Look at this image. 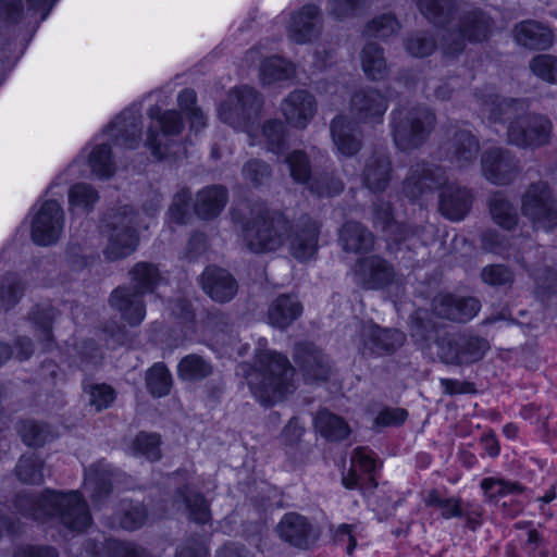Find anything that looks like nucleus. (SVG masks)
Masks as SVG:
<instances>
[{"label":"nucleus","mask_w":557,"mask_h":557,"mask_svg":"<svg viewBox=\"0 0 557 557\" xmlns=\"http://www.w3.org/2000/svg\"><path fill=\"white\" fill-rule=\"evenodd\" d=\"M392 160L384 150L373 151L364 161L363 185L373 193H383L392 180Z\"/></svg>","instance_id":"nucleus-26"},{"label":"nucleus","mask_w":557,"mask_h":557,"mask_svg":"<svg viewBox=\"0 0 557 557\" xmlns=\"http://www.w3.org/2000/svg\"><path fill=\"white\" fill-rule=\"evenodd\" d=\"M201 285L206 294L214 301H230L237 293V283L226 270L208 267L201 275Z\"/></svg>","instance_id":"nucleus-30"},{"label":"nucleus","mask_w":557,"mask_h":557,"mask_svg":"<svg viewBox=\"0 0 557 557\" xmlns=\"http://www.w3.org/2000/svg\"><path fill=\"white\" fill-rule=\"evenodd\" d=\"M339 244L347 252H368L373 249L374 236L361 223L346 222L339 230Z\"/></svg>","instance_id":"nucleus-33"},{"label":"nucleus","mask_w":557,"mask_h":557,"mask_svg":"<svg viewBox=\"0 0 557 557\" xmlns=\"http://www.w3.org/2000/svg\"><path fill=\"white\" fill-rule=\"evenodd\" d=\"M262 135L269 151L281 154L286 149V129L282 121L277 119L267 121L262 127Z\"/></svg>","instance_id":"nucleus-51"},{"label":"nucleus","mask_w":557,"mask_h":557,"mask_svg":"<svg viewBox=\"0 0 557 557\" xmlns=\"http://www.w3.org/2000/svg\"><path fill=\"white\" fill-rule=\"evenodd\" d=\"M417 4L420 12L436 25L444 24L454 8L453 0H418Z\"/></svg>","instance_id":"nucleus-55"},{"label":"nucleus","mask_w":557,"mask_h":557,"mask_svg":"<svg viewBox=\"0 0 557 557\" xmlns=\"http://www.w3.org/2000/svg\"><path fill=\"white\" fill-rule=\"evenodd\" d=\"M227 201L228 191L224 186H207L197 193L194 211L199 219L212 220L221 214Z\"/></svg>","instance_id":"nucleus-31"},{"label":"nucleus","mask_w":557,"mask_h":557,"mask_svg":"<svg viewBox=\"0 0 557 557\" xmlns=\"http://www.w3.org/2000/svg\"><path fill=\"white\" fill-rule=\"evenodd\" d=\"M25 284L17 274H7L0 285V306L4 311L13 308L22 298Z\"/></svg>","instance_id":"nucleus-49"},{"label":"nucleus","mask_w":557,"mask_h":557,"mask_svg":"<svg viewBox=\"0 0 557 557\" xmlns=\"http://www.w3.org/2000/svg\"><path fill=\"white\" fill-rule=\"evenodd\" d=\"M148 116L156 121V127L161 128L162 134L156 132L151 125L148 129L146 145L156 158L162 159L170 153L169 145L163 141V138L178 135L184 127V123L177 111L168 110L161 112V109L157 106L148 110Z\"/></svg>","instance_id":"nucleus-15"},{"label":"nucleus","mask_w":557,"mask_h":557,"mask_svg":"<svg viewBox=\"0 0 557 557\" xmlns=\"http://www.w3.org/2000/svg\"><path fill=\"white\" fill-rule=\"evenodd\" d=\"M531 71L541 79L557 84V57L539 54L530 62Z\"/></svg>","instance_id":"nucleus-60"},{"label":"nucleus","mask_w":557,"mask_h":557,"mask_svg":"<svg viewBox=\"0 0 557 557\" xmlns=\"http://www.w3.org/2000/svg\"><path fill=\"white\" fill-rule=\"evenodd\" d=\"M360 351L363 356H382L393 354L405 342V334L395 329H382L367 324L360 331Z\"/></svg>","instance_id":"nucleus-18"},{"label":"nucleus","mask_w":557,"mask_h":557,"mask_svg":"<svg viewBox=\"0 0 557 557\" xmlns=\"http://www.w3.org/2000/svg\"><path fill=\"white\" fill-rule=\"evenodd\" d=\"M17 431L23 443L29 447H42L52 438L50 426L47 423L32 419L22 421Z\"/></svg>","instance_id":"nucleus-45"},{"label":"nucleus","mask_w":557,"mask_h":557,"mask_svg":"<svg viewBox=\"0 0 557 557\" xmlns=\"http://www.w3.org/2000/svg\"><path fill=\"white\" fill-rule=\"evenodd\" d=\"M107 548L112 557H151L145 549L133 543L108 540L104 543L97 540H85L83 548L75 552L76 557H101V550Z\"/></svg>","instance_id":"nucleus-32"},{"label":"nucleus","mask_w":557,"mask_h":557,"mask_svg":"<svg viewBox=\"0 0 557 557\" xmlns=\"http://www.w3.org/2000/svg\"><path fill=\"white\" fill-rule=\"evenodd\" d=\"M175 500L184 504L190 521L197 524L210 522V505L201 493L186 485L176 491Z\"/></svg>","instance_id":"nucleus-36"},{"label":"nucleus","mask_w":557,"mask_h":557,"mask_svg":"<svg viewBox=\"0 0 557 557\" xmlns=\"http://www.w3.org/2000/svg\"><path fill=\"white\" fill-rule=\"evenodd\" d=\"M107 134L115 146L137 148L143 139L140 109L132 107L123 111L109 125Z\"/></svg>","instance_id":"nucleus-22"},{"label":"nucleus","mask_w":557,"mask_h":557,"mask_svg":"<svg viewBox=\"0 0 557 557\" xmlns=\"http://www.w3.org/2000/svg\"><path fill=\"white\" fill-rule=\"evenodd\" d=\"M15 474L23 483L41 484L45 476L44 461L34 453L23 455L15 467Z\"/></svg>","instance_id":"nucleus-46"},{"label":"nucleus","mask_w":557,"mask_h":557,"mask_svg":"<svg viewBox=\"0 0 557 557\" xmlns=\"http://www.w3.org/2000/svg\"><path fill=\"white\" fill-rule=\"evenodd\" d=\"M91 171L100 178H109L114 173L111 147L107 144L96 146L89 156Z\"/></svg>","instance_id":"nucleus-54"},{"label":"nucleus","mask_w":557,"mask_h":557,"mask_svg":"<svg viewBox=\"0 0 557 557\" xmlns=\"http://www.w3.org/2000/svg\"><path fill=\"white\" fill-rule=\"evenodd\" d=\"M280 539L289 545L310 548L319 539V532L313 524L298 512L285 513L276 527Z\"/></svg>","instance_id":"nucleus-20"},{"label":"nucleus","mask_w":557,"mask_h":557,"mask_svg":"<svg viewBox=\"0 0 557 557\" xmlns=\"http://www.w3.org/2000/svg\"><path fill=\"white\" fill-rule=\"evenodd\" d=\"M480 485L485 499L490 503H497L502 497L520 495L525 491V487L519 482L503 478H485L481 481Z\"/></svg>","instance_id":"nucleus-42"},{"label":"nucleus","mask_w":557,"mask_h":557,"mask_svg":"<svg viewBox=\"0 0 557 557\" xmlns=\"http://www.w3.org/2000/svg\"><path fill=\"white\" fill-rule=\"evenodd\" d=\"M138 213L129 206L114 210L107 219V245L103 255L109 261L124 259L138 246Z\"/></svg>","instance_id":"nucleus-7"},{"label":"nucleus","mask_w":557,"mask_h":557,"mask_svg":"<svg viewBox=\"0 0 557 557\" xmlns=\"http://www.w3.org/2000/svg\"><path fill=\"white\" fill-rule=\"evenodd\" d=\"M132 449L134 455L144 456L151 461L159 460L161 457L160 437L157 434L141 432L135 437Z\"/></svg>","instance_id":"nucleus-58"},{"label":"nucleus","mask_w":557,"mask_h":557,"mask_svg":"<svg viewBox=\"0 0 557 557\" xmlns=\"http://www.w3.org/2000/svg\"><path fill=\"white\" fill-rule=\"evenodd\" d=\"M213 373L209 360L197 354H190L181 359L177 364V376L182 381L199 382Z\"/></svg>","instance_id":"nucleus-40"},{"label":"nucleus","mask_w":557,"mask_h":557,"mask_svg":"<svg viewBox=\"0 0 557 557\" xmlns=\"http://www.w3.org/2000/svg\"><path fill=\"white\" fill-rule=\"evenodd\" d=\"M172 383V375L168 367L162 362L154 363L146 373V386L154 397L168 395Z\"/></svg>","instance_id":"nucleus-48"},{"label":"nucleus","mask_w":557,"mask_h":557,"mask_svg":"<svg viewBox=\"0 0 557 557\" xmlns=\"http://www.w3.org/2000/svg\"><path fill=\"white\" fill-rule=\"evenodd\" d=\"M98 200V191L89 184L77 183L69 190L70 211L73 213H88Z\"/></svg>","instance_id":"nucleus-44"},{"label":"nucleus","mask_w":557,"mask_h":557,"mask_svg":"<svg viewBox=\"0 0 557 557\" xmlns=\"http://www.w3.org/2000/svg\"><path fill=\"white\" fill-rule=\"evenodd\" d=\"M288 220L280 212H270L255 205L250 218L242 221L244 242L252 252L274 251L286 242Z\"/></svg>","instance_id":"nucleus-5"},{"label":"nucleus","mask_w":557,"mask_h":557,"mask_svg":"<svg viewBox=\"0 0 557 557\" xmlns=\"http://www.w3.org/2000/svg\"><path fill=\"white\" fill-rule=\"evenodd\" d=\"M488 349L490 344L486 339L478 336L460 335V364L481 360Z\"/></svg>","instance_id":"nucleus-52"},{"label":"nucleus","mask_w":557,"mask_h":557,"mask_svg":"<svg viewBox=\"0 0 557 557\" xmlns=\"http://www.w3.org/2000/svg\"><path fill=\"white\" fill-rule=\"evenodd\" d=\"M147 519V510L139 503L122 500L120 508L112 515L108 525L134 531L141 528Z\"/></svg>","instance_id":"nucleus-38"},{"label":"nucleus","mask_w":557,"mask_h":557,"mask_svg":"<svg viewBox=\"0 0 557 557\" xmlns=\"http://www.w3.org/2000/svg\"><path fill=\"white\" fill-rule=\"evenodd\" d=\"M248 386L258 401L270 406L294 389V368L288 359L275 351L262 350L252 367L243 366Z\"/></svg>","instance_id":"nucleus-3"},{"label":"nucleus","mask_w":557,"mask_h":557,"mask_svg":"<svg viewBox=\"0 0 557 557\" xmlns=\"http://www.w3.org/2000/svg\"><path fill=\"white\" fill-rule=\"evenodd\" d=\"M361 66L367 77L372 81H381L388 75L383 49L376 44L364 46L361 51Z\"/></svg>","instance_id":"nucleus-41"},{"label":"nucleus","mask_w":557,"mask_h":557,"mask_svg":"<svg viewBox=\"0 0 557 557\" xmlns=\"http://www.w3.org/2000/svg\"><path fill=\"white\" fill-rule=\"evenodd\" d=\"M320 224L309 215L301 216L295 224L288 222L286 240L290 255L298 261L312 259L318 252Z\"/></svg>","instance_id":"nucleus-14"},{"label":"nucleus","mask_w":557,"mask_h":557,"mask_svg":"<svg viewBox=\"0 0 557 557\" xmlns=\"http://www.w3.org/2000/svg\"><path fill=\"white\" fill-rule=\"evenodd\" d=\"M515 39L523 47L544 50L553 44V33L539 22L524 21L516 25Z\"/></svg>","instance_id":"nucleus-34"},{"label":"nucleus","mask_w":557,"mask_h":557,"mask_svg":"<svg viewBox=\"0 0 557 557\" xmlns=\"http://www.w3.org/2000/svg\"><path fill=\"white\" fill-rule=\"evenodd\" d=\"M322 25L320 8L315 4H306L290 15L287 36L295 44H309L320 36Z\"/></svg>","instance_id":"nucleus-19"},{"label":"nucleus","mask_w":557,"mask_h":557,"mask_svg":"<svg viewBox=\"0 0 557 557\" xmlns=\"http://www.w3.org/2000/svg\"><path fill=\"white\" fill-rule=\"evenodd\" d=\"M64 226V212L55 200L45 201L32 220L30 236L35 244L49 246L58 242Z\"/></svg>","instance_id":"nucleus-12"},{"label":"nucleus","mask_w":557,"mask_h":557,"mask_svg":"<svg viewBox=\"0 0 557 557\" xmlns=\"http://www.w3.org/2000/svg\"><path fill=\"white\" fill-rule=\"evenodd\" d=\"M406 50L412 57L423 58L430 55L436 48L433 36L428 33H417L406 40Z\"/></svg>","instance_id":"nucleus-62"},{"label":"nucleus","mask_w":557,"mask_h":557,"mask_svg":"<svg viewBox=\"0 0 557 557\" xmlns=\"http://www.w3.org/2000/svg\"><path fill=\"white\" fill-rule=\"evenodd\" d=\"M400 29V24L393 14H382L375 16L370 21L364 29L369 37L385 39L389 36L397 34Z\"/></svg>","instance_id":"nucleus-57"},{"label":"nucleus","mask_w":557,"mask_h":557,"mask_svg":"<svg viewBox=\"0 0 557 557\" xmlns=\"http://www.w3.org/2000/svg\"><path fill=\"white\" fill-rule=\"evenodd\" d=\"M482 114L494 123L509 124L527 112V102L522 99L502 98L497 95H487L479 98Z\"/></svg>","instance_id":"nucleus-25"},{"label":"nucleus","mask_w":557,"mask_h":557,"mask_svg":"<svg viewBox=\"0 0 557 557\" xmlns=\"http://www.w3.org/2000/svg\"><path fill=\"white\" fill-rule=\"evenodd\" d=\"M55 313V309L50 305L36 306L29 312L32 322L40 332L39 338L45 342V348H49L52 342L51 327Z\"/></svg>","instance_id":"nucleus-50"},{"label":"nucleus","mask_w":557,"mask_h":557,"mask_svg":"<svg viewBox=\"0 0 557 557\" xmlns=\"http://www.w3.org/2000/svg\"><path fill=\"white\" fill-rule=\"evenodd\" d=\"M550 121L541 114L523 113L508 125V141L520 148H539L548 144L552 135Z\"/></svg>","instance_id":"nucleus-11"},{"label":"nucleus","mask_w":557,"mask_h":557,"mask_svg":"<svg viewBox=\"0 0 557 557\" xmlns=\"http://www.w3.org/2000/svg\"><path fill=\"white\" fill-rule=\"evenodd\" d=\"M493 18L481 9L465 12L457 30L447 29L442 35V50L445 54L459 53L465 49L466 41H486L493 33Z\"/></svg>","instance_id":"nucleus-9"},{"label":"nucleus","mask_w":557,"mask_h":557,"mask_svg":"<svg viewBox=\"0 0 557 557\" xmlns=\"http://www.w3.org/2000/svg\"><path fill=\"white\" fill-rule=\"evenodd\" d=\"M388 108V100L372 87L356 90L349 101V112L355 122L379 124Z\"/></svg>","instance_id":"nucleus-16"},{"label":"nucleus","mask_w":557,"mask_h":557,"mask_svg":"<svg viewBox=\"0 0 557 557\" xmlns=\"http://www.w3.org/2000/svg\"><path fill=\"white\" fill-rule=\"evenodd\" d=\"M437 188H442L440 212L451 221L462 220L470 211L472 195L466 187L448 183L443 168L428 162H417L410 166L403 183V194L411 201Z\"/></svg>","instance_id":"nucleus-2"},{"label":"nucleus","mask_w":557,"mask_h":557,"mask_svg":"<svg viewBox=\"0 0 557 557\" xmlns=\"http://www.w3.org/2000/svg\"><path fill=\"white\" fill-rule=\"evenodd\" d=\"M438 357L447 364H460V335L442 337L438 343Z\"/></svg>","instance_id":"nucleus-64"},{"label":"nucleus","mask_w":557,"mask_h":557,"mask_svg":"<svg viewBox=\"0 0 557 557\" xmlns=\"http://www.w3.org/2000/svg\"><path fill=\"white\" fill-rule=\"evenodd\" d=\"M521 212L539 227L557 226V199L545 182L529 185L521 198Z\"/></svg>","instance_id":"nucleus-10"},{"label":"nucleus","mask_w":557,"mask_h":557,"mask_svg":"<svg viewBox=\"0 0 557 557\" xmlns=\"http://www.w3.org/2000/svg\"><path fill=\"white\" fill-rule=\"evenodd\" d=\"M391 127L394 143L406 151L422 146L436 124L432 110L424 106H404L392 111Z\"/></svg>","instance_id":"nucleus-6"},{"label":"nucleus","mask_w":557,"mask_h":557,"mask_svg":"<svg viewBox=\"0 0 557 557\" xmlns=\"http://www.w3.org/2000/svg\"><path fill=\"white\" fill-rule=\"evenodd\" d=\"M242 174L249 185L258 187L269 182L272 170L264 161L253 159L244 164Z\"/></svg>","instance_id":"nucleus-59"},{"label":"nucleus","mask_w":557,"mask_h":557,"mask_svg":"<svg viewBox=\"0 0 557 557\" xmlns=\"http://www.w3.org/2000/svg\"><path fill=\"white\" fill-rule=\"evenodd\" d=\"M482 281L491 286H510L513 282V273L503 264H493L483 268Z\"/></svg>","instance_id":"nucleus-63"},{"label":"nucleus","mask_w":557,"mask_h":557,"mask_svg":"<svg viewBox=\"0 0 557 557\" xmlns=\"http://www.w3.org/2000/svg\"><path fill=\"white\" fill-rule=\"evenodd\" d=\"M302 313L301 304L290 295H281L269 307V323L277 329H287Z\"/></svg>","instance_id":"nucleus-35"},{"label":"nucleus","mask_w":557,"mask_h":557,"mask_svg":"<svg viewBox=\"0 0 557 557\" xmlns=\"http://www.w3.org/2000/svg\"><path fill=\"white\" fill-rule=\"evenodd\" d=\"M314 422L321 435L331 441H342L350 432L348 424L341 417L325 409L318 412Z\"/></svg>","instance_id":"nucleus-43"},{"label":"nucleus","mask_w":557,"mask_h":557,"mask_svg":"<svg viewBox=\"0 0 557 557\" xmlns=\"http://www.w3.org/2000/svg\"><path fill=\"white\" fill-rule=\"evenodd\" d=\"M14 506L26 518L36 521L54 518L72 532H84L92 522L88 504L78 491L46 490L40 495L20 494Z\"/></svg>","instance_id":"nucleus-1"},{"label":"nucleus","mask_w":557,"mask_h":557,"mask_svg":"<svg viewBox=\"0 0 557 557\" xmlns=\"http://www.w3.org/2000/svg\"><path fill=\"white\" fill-rule=\"evenodd\" d=\"M488 206L492 219L497 225L507 231L517 226L519 220L517 208L503 193L493 194Z\"/></svg>","instance_id":"nucleus-39"},{"label":"nucleus","mask_w":557,"mask_h":557,"mask_svg":"<svg viewBox=\"0 0 557 557\" xmlns=\"http://www.w3.org/2000/svg\"><path fill=\"white\" fill-rule=\"evenodd\" d=\"M85 392L89 396V405L94 407L96 411L109 408L115 399L114 389L104 383L88 385L85 387Z\"/></svg>","instance_id":"nucleus-61"},{"label":"nucleus","mask_w":557,"mask_h":557,"mask_svg":"<svg viewBox=\"0 0 557 557\" xmlns=\"http://www.w3.org/2000/svg\"><path fill=\"white\" fill-rule=\"evenodd\" d=\"M317 109L314 96L304 89L289 92L281 103V111L286 123L297 129L308 126L314 117Z\"/></svg>","instance_id":"nucleus-21"},{"label":"nucleus","mask_w":557,"mask_h":557,"mask_svg":"<svg viewBox=\"0 0 557 557\" xmlns=\"http://www.w3.org/2000/svg\"><path fill=\"white\" fill-rule=\"evenodd\" d=\"M307 186L318 197H333L339 195L344 189L342 180L333 173L315 175Z\"/></svg>","instance_id":"nucleus-56"},{"label":"nucleus","mask_w":557,"mask_h":557,"mask_svg":"<svg viewBox=\"0 0 557 557\" xmlns=\"http://www.w3.org/2000/svg\"><path fill=\"white\" fill-rule=\"evenodd\" d=\"M395 277L393 265L380 256L363 257L354 268V280L366 289H380L389 285Z\"/></svg>","instance_id":"nucleus-17"},{"label":"nucleus","mask_w":557,"mask_h":557,"mask_svg":"<svg viewBox=\"0 0 557 557\" xmlns=\"http://www.w3.org/2000/svg\"><path fill=\"white\" fill-rule=\"evenodd\" d=\"M330 128L332 140L341 154L352 157L360 151L362 135L355 122L348 120L346 115L339 114L332 120Z\"/></svg>","instance_id":"nucleus-28"},{"label":"nucleus","mask_w":557,"mask_h":557,"mask_svg":"<svg viewBox=\"0 0 557 557\" xmlns=\"http://www.w3.org/2000/svg\"><path fill=\"white\" fill-rule=\"evenodd\" d=\"M261 107L262 99L253 88L237 87L220 104L219 117L233 128L249 133L259 117Z\"/></svg>","instance_id":"nucleus-8"},{"label":"nucleus","mask_w":557,"mask_h":557,"mask_svg":"<svg viewBox=\"0 0 557 557\" xmlns=\"http://www.w3.org/2000/svg\"><path fill=\"white\" fill-rule=\"evenodd\" d=\"M483 176L495 185H508L520 173V165L515 154L505 148L492 147L481 156Z\"/></svg>","instance_id":"nucleus-13"},{"label":"nucleus","mask_w":557,"mask_h":557,"mask_svg":"<svg viewBox=\"0 0 557 557\" xmlns=\"http://www.w3.org/2000/svg\"><path fill=\"white\" fill-rule=\"evenodd\" d=\"M295 361L304 371L307 380L324 381L329 377L331 367L322 351L312 344H297Z\"/></svg>","instance_id":"nucleus-29"},{"label":"nucleus","mask_w":557,"mask_h":557,"mask_svg":"<svg viewBox=\"0 0 557 557\" xmlns=\"http://www.w3.org/2000/svg\"><path fill=\"white\" fill-rule=\"evenodd\" d=\"M432 309L438 318L462 323L478 314L481 304L474 297L438 294L433 298Z\"/></svg>","instance_id":"nucleus-23"},{"label":"nucleus","mask_w":557,"mask_h":557,"mask_svg":"<svg viewBox=\"0 0 557 557\" xmlns=\"http://www.w3.org/2000/svg\"><path fill=\"white\" fill-rule=\"evenodd\" d=\"M480 150L479 140L467 129H457L441 146L444 158L459 169L472 164Z\"/></svg>","instance_id":"nucleus-24"},{"label":"nucleus","mask_w":557,"mask_h":557,"mask_svg":"<svg viewBox=\"0 0 557 557\" xmlns=\"http://www.w3.org/2000/svg\"><path fill=\"white\" fill-rule=\"evenodd\" d=\"M373 223L375 227L381 228L395 242L407 240L411 237L423 239L425 226L406 225L397 223L392 213V207L388 202H379L374 206Z\"/></svg>","instance_id":"nucleus-27"},{"label":"nucleus","mask_w":557,"mask_h":557,"mask_svg":"<svg viewBox=\"0 0 557 557\" xmlns=\"http://www.w3.org/2000/svg\"><path fill=\"white\" fill-rule=\"evenodd\" d=\"M290 176L299 184L308 185L311 177V165L307 153L302 150H294L285 158Z\"/></svg>","instance_id":"nucleus-53"},{"label":"nucleus","mask_w":557,"mask_h":557,"mask_svg":"<svg viewBox=\"0 0 557 557\" xmlns=\"http://www.w3.org/2000/svg\"><path fill=\"white\" fill-rule=\"evenodd\" d=\"M85 488L90 492L91 500L101 504L111 493V473L107 465L98 462L85 471Z\"/></svg>","instance_id":"nucleus-37"},{"label":"nucleus","mask_w":557,"mask_h":557,"mask_svg":"<svg viewBox=\"0 0 557 557\" xmlns=\"http://www.w3.org/2000/svg\"><path fill=\"white\" fill-rule=\"evenodd\" d=\"M128 275L131 285L115 288L110 295L109 304L131 326H137L146 317L143 296L153 293L163 277L158 267L149 262H137Z\"/></svg>","instance_id":"nucleus-4"},{"label":"nucleus","mask_w":557,"mask_h":557,"mask_svg":"<svg viewBox=\"0 0 557 557\" xmlns=\"http://www.w3.org/2000/svg\"><path fill=\"white\" fill-rule=\"evenodd\" d=\"M295 75V66L278 57L265 59L260 67V77L263 84L289 79Z\"/></svg>","instance_id":"nucleus-47"}]
</instances>
